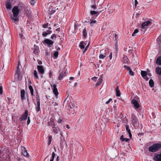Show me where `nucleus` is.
<instances>
[{
    "mask_svg": "<svg viewBox=\"0 0 161 161\" xmlns=\"http://www.w3.org/2000/svg\"><path fill=\"white\" fill-rule=\"evenodd\" d=\"M20 11L19 8L17 6H14L12 9V12L13 16L11 17L12 21L14 22L18 21L19 18L18 17V15Z\"/></svg>",
    "mask_w": 161,
    "mask_h": 161,
    "instance_id": "f257e3e1",
    "label": "nucleus"
},
{
    "mask_svg": "<svg viewBox=\"0 0 161 161\" xmlns=\"http://www.w3.org/2000/svg\"><path fill=\"white\" fill-rule=\"evenodd\" d=\"M161 148V143L154 144L148 148V150L152 152H155Z\"/></svg>",
    "mask_w": 161,
    "mask_h": 161,
    "instance_id": "f03ea898",
    "label": "nucleus"
},
{
    "mask_svg": "<svg viewBox=\"0 0 161 161\" xmlns=\"http://www.w3.org/2000/svg\"><path fill=\"white\" fill-rule=\"evenodd\" d=\"M152 23L151 21L149 20H147V21L143 22L141 24L140 29L141 30V31H146L147 29L148 28V27L149 25H150Z\"/></svg>",
    "mask_w": 161,
    "mask_h": 161,
    "instance_id": "7ed1b4c3",
    "label": "nucleus"
},
{
    "mask_svg": "<svg viewBox=\"0 0 161 161\" xmlns=\"http://www.w3.org/2000/svg\"><path fill=\"white\" fill-rule=\"evenodd\" d=\"M131 122L134 126H136L138 125L137 119L134 114H132L131 117Z\"/></svg>",
    "mask_w": 161,
    "mask_h": 161,
    "instance_id": "20e7f679",
    "label": "nucleus"
},
{
    "mask_svg": "<svg viewBox=\"0 0 161 161\" xmlns=\"http://www.w3.org/2000/svg\"><path fill=\"white\" fill-rule=\"evenodd\" d=\"M108 50L107 49H105L104 51L101 50L100 51V53L99 58L100 59H103L104 58L106 57L107 55V53Z\"/></svg>",
    "mask_w": 161,
    "mask_h": 161,
    "instance_id": "39448f33",
    "label": "nucleus"
},
{
    "mask_svg": "<svg viewBox=\"0 0 161 161\" xmlns=\"http://www.w3.org/2000/svg\"><path fill=\"white\" fill-rule=\"evenodd\" d=\"M136 98H133L131 101V103L134 105V107L138 109L140 107L139 104L136 100Z\"/></svg>",
    "mask_w": 161,
    "mask_h": 161,
    "instance_id": "423d86ee",
    "label": "nucleus"
},
{
    "mask_svg": "<svg viewBox=\"0 0 161 161\" xmlns=\"http://www.w3.org/2000/svg\"><path fill=\"white\" fill-rule=\"evenodd\" d=\"M153 159L156 161H161V152L155 154L153 157Z\"/></svg>",
    "mask_w": 161,
    "mask_h": 161,
    "instance_id": "0eeeda50",
    "label": "nucleus"
},
{
    "mask_svg": "<svg viewBox=\"0 0 161 161\" xmlns=\"http://www.w3.org/2000/svg\"><path fill=\"white\" fill-rule=\"evenodd\" d=\"M44 44H47L49 47L51 46L53 43V42L50 39H46L43 42Z\"/></svg>",
    "mask_w": 161,
    "mask_h": 161,
    "instance_id": "6e6552de",
    "label": "nucleus"
},
{
    "mask_svg": "<svg viewBox=\"0 0 161 161\" xmlns=\"http://www.w3.org/2000/svg\"><path fill=\"white\" fill-rule=\"evenodd\" d=\"M37 105H36V110L37 112L40 110V102L39 97H36Z\"/></svg>",
    "mask_w": 161,
    "mask_h": 161,
    "instance_id": "1a4fd4ad",
    "label": "nucleus"
},
{
    "mask_svg": "<svg viewBox=\"0 0 161 161\" xmlns=\"http://www.w3.org/2000/svg\"><path fill=\"white\" fill-rule=\"evenodd\" d=\"M28 112L27 110H25L24 114H22L21 117L19 118L20 120H25L28 116Z\"/></svg>",
    "mask_w": 161,
    "mask_h": 161,
    "instance_id": "9d476101",
    "label": "nucleus"
},
{
    "mask_svg": "<svg viewBox=\"0 0 161 161\" xmlns=\"http://www.w3.org/2000/svg\"><path fill=\"white\" fill-rule=\"evenodd\" d=\"M52 87L53 88V93L54 94L55 96H57L58 94L57 89L56 87V85L54 84L52 86Z\"/></svg>",
    "mask_w": 161,
    "mask_h": 161,
    "instance_id": "9b49d317",
    "label": "nucleus"
},
{
    "mask_svg": "<svg viewBox=\"0 0 161 161\" xmlns=\"http://www.w3.org/2000/svg\"><path fill=\"white\" fill-rule=\"evenodd\" d=\"M39 52V47L36 45H34V48H33V53L36 55L38 54Z\"/></svg>",
    "mask_w": 161,
    "mask_h": 161,
    "instance_id": "f8f14e48",
    "label": "nucleus"
},
{
    "mask_svg": "<svg viewBox=\"0 0 161 161\" xmlns=\"http://www.w3.org/2000/svg\"><path fill=\"white\" fill-rule=\"evenodd\" d=\"M6 8L7 9H10L11 7V2L9 0H7L5 3Z\"/></svg>",
    "mask_w": 161,
    "mask_h": 161,
    "instance_id": "ddd939ff",
    "label": "nucleus"
},
{
    "mask_svg": "<svg viewBox=\"0 0 161 161\" xmlns=\"http://www.w3.org/2000/svg\"><path fill=\"white\" fill-rule=\"evenodd\" d=\"M20 96L22 100L25 99V91L23 89H22L20 91Z\"/></svg>",
    "mask_w": 161,
    "mask_h": 161,
    "instance_id": "4468645a",
    "label": "nucleus"
},
{
    "mask_svg": "<svg viewBox=\"0 0 161 161\" xmlns=\"http://www.w3.org/2000/svg\"><path fill=\"white\" fill-rule=\"evenodd\" d=\"M129 60L126 55H123L122 58V61L123 63L127 64L128 63Z\"/></svg>",
    "mask_w": 161,
    "mask_h": 161,
    "instance_id": "2eb2a0df",
    "label": "nucleus"
},
{
    "mask_svg": "<svg viewBox=\"0 0 161 161\" xmlns=\"http://www.w3.org/2000/svg\"><path fill=\"white\" fill-rule=\"evenodd\" d=\"M38 70L41 74H43L44 72V70L43 67L41 65H38L37 66Z\"/></svg>",
    "mask_w": 161,
    "mask_h": 161,
    "instance_id": "dca6fc26",
    "label": "nucleus"
},
{
    "mask_svg": "<svg viewBox=\"0 0 161 161\" xmlns=\"http://www.w3.org/2000/svg\"><path fill=\"white\" fill-rule=\"evenodd\" d=\"M155 71L158 74L161 75V67L157 66L156 68Z\"/></svg>",
    "mask_w": 161,
    "mask_h": 161,
    "instance_id": "f3484780",
    "label": "nucleus"
},
{
    "mask_svg": "<svg viewBox=\"0 0 161 161\" xmlns=\"http://www.w3.org/2000/svg\"><path fill=\"white\" fill-rule=\"evenodd\" d=\"M115 90L116 91V96L118 97L120 96V92L119 90L118 86L116 88Z\"/></svg>",
    "mask_w": 161,
    "mask_h": 161,
    "instance_id": "a211bd4d",
    "label": "nucleus"
},
{
    "mask_svg": "<svg viewBox=\"0 0 161 161\" xmlns=\"http://www.w3.org/2000/svg\"><path fill=\"white\" fill-rule=\"evenodd\" d=\"M156 63L158 65H161V57H158L157 59Z\"/></svg>",
    "mask_w": 161,
    "mask_h": 161,
    "instance_id": "6ab92c4d",
    "label": "nucleus"
},
{
    "mask_svg": "<svg viewBox=\"0 0 161 161\" xmlns=\"http://www.w3.org/2000/svg\"><path fill=\"white\" fill-rule=\"evenodd\" d=\"M96 17H93L91 18L90 20V24H95L96 23V21L95 20Z\"/></svg>",
    "mask_w": 161,
    "mask_h": 161,
    "instance_id": "aec40b11",
    "label": "nucleus"
},
{
    "mask_svg": "<svg viewBox=\"0 0 161 161\" xmlns=\"http://www.w3.org/2000/svg\"><path fill=\"white\" fill-rule=\"evenodd\" d=\"M124 67L125 68H127L129 70V73L130 75H134V72H133L131 70V69L130 67H129L126 66H125Z\"/></svg>",
    "mask_w": 161,
    "mask_h": 161,
    "instance_id": "412c9836",
    "label": "nucleus"
},
{
    "mask_svg": "<svg viewBox=\"0 0 161 161\" xmlns=\"http://www.w3.org/2000/svg\"><path fill=\"white\" fill-rule=\"evenodd\" d=\"M120 140L122 141H125V142H127L130 140V139L128 138H124V136L123 135H121L120 136Z\"/></svg>",
    "mask_w": 161,
    "mask_h": 161,
    "instance_id": "4be33fe9",
    "label": "nucleus"
},
{
    "mask_svg": "<svg viewBox=\"0 0 161 161\" xmlns=\"http://www.w3.org/2000/svg\"><path fill=\"white\" fill-rule=\"evenodd\" d=\"M65 72L64 71H62L59 74V76L58 77V79L59 80H61L63 78L64 75V74Z\"/></svg>",
    "mask_w": 161,
    "mask_h": 161,
    "instance_id": "5701e85b",
    "label": "nucleus"
},
{
    "mask_svg": "<svg viewBox=\"0 0 161 161\" xmlns=\"http://www.w3.org/2000/svg\"><path fill=\"white\" fill-rule=\"evenodd\" d=\"M102 82V77H100L98 79V80L97 82L96 85L97 86H99L100 85Z\"/></svg>",
    "mask_w": 161,
    "mask_h": 161,
    "instance_id": "b1692460",
    "label": "nucleus"
},
{
    "mask_svg": "<svg viewBox=\"0 0 161 161\" xmlns=\"http://www.w3.org/2000/svg\"><path fill=\"white\" fill-rule=\"evenodd\" d=\"M32 74L37 79H39V77L38 75V73L37 71L36 70H34L33 72L32 73Z\"/></svg>",
    "mask_w": 161,
    "mask_h": 161,
    "instance_id": "393cba45",
    "label": "nucleus"
},
{
    "mask_svg": "<svg viewBox=\"0 0 161 161\" xmlns=\"http://www.w3.org/2000/svg\"><path fill=\"white\" fill-rule=\"evenodd\" d=\"M149 85L151 87H153L154 85V83L152 79H150L149 81Z\"/></svg>",
    "mask_w": 161,
    "mask_h": 161,
    "instance_id": "a878e982",
    "label": "nucleus"
},
{
    "mask_svg": "<svg viewBox=\"0 0 161 161\" xmlns=\"http://www.w3.org/2000/svg\"><path fill=\"white\" fill-rule=\"evenodd\" d=\"M29 88L30 91L31 93V95L33 96L34 95L33 94L34 91H33V89L32 86L31 85L29 86Z\"/></svg>",
    "mask_w": 161,
    "mask_h": 161,
    "instance_id": "bb28decb",
    "label": "nucleus"
},
{
    "mask_svg": "<svg viewBox=\"0 0 161 161\" xmlns=\"http://www.w3.org/2000/svg\"><path fill=\"white\" fill-rule=\"evenodd\" d=\"M85 44V42L82 41L80 42L79 46L81 48V49H84L85 47L84 46V44Z\"/></svg>",
    "mask_w": 161,
    "mask_h": 161,
    "instance_id": "cd10ccee",
    "label": "nucleus"
},
{
    "mask_svg": "<svg viewBox=\"0 0 161 161\" xmlns=\"http://www.w3.org/2000/svg\"><path fill=\"white\" fill-rule=\"evenodd\" d=\"M22 153L24 156H25L28 158L29 157V155L28 153H27V152L26 150L22 152Z\"/></svg>",
    "mask_w": 161,
    "mask_h": 161,
    "instance_id": "c85d7f7f",
    "label": "nucleus"
},
{
    "mask_svg": "<svg viewBox=\"0 0 161 161\" xmlns=\"http://www.w3.org/2000/svg\"><path fill=\"white\" fill-rule=\"evenodd\" d=\"M141 74L142 76L143 77L147 75V72L146 71H142L141 72Z\"/></svg>",
    "mask_w": 161,
    "mask_h": 161,
    "instance_id": "c756f323",
    "label": "nucleus"
},
{
    "mask_svg": "<svg viewBox=\"0 0 161 161\" xmlns=\"http://www.w3.org/2000/svg\"><path fill=\"white\" fill-rule=\"evenodd\" d=\"M19 65H18L17 66V71H16V74L17 75L18 77L19 78L20 75V70L19 69Z\"/></svg>",
    "mask_w": 161,
    "mask_h": 161,
    "instance_id": "7c9ffc66",
    "label": "nucleus"
},
{
    "mask_svg": "<svg viewBox=\"0 0 161 161\" xmlns=\"http://www.w3.org/2000/svg\"><path fill=\"white\" fill-rule=\"evenodd\" d=\"M58 51H56L54 52V58L56 59L57 58L58 56Z\"/></svg>",
    "mask_w": 161,
    "mask_h": 161,
    "instance_id": "2f4dec72",
    "label": "nucleus"
},
{
    "mask_svg": "<svg viewBox=\"0 0 161 161\" xmlns=\"http://www.w3.org/2000/svg\"><path fill=\"white\" fill-rule=\"evenodd\" d=\"M87 34V33L86 30V28H85L83 30V35L84 37H85L86 36Z\"/></svg>",
    "mask_w": 161,
    "mask_h": 161,
    "instance_id": "473e14b6",
    "label": "nucleus"
},
{
    "mask_svg": "<svg viewBox=\"0 0 161 161\" xmlns=\"http://www.w3.org/2000/svg\"><path fill=\"white\" fill-rule=\"evenodd\" d=\"M90 13H91V14L92 15H93L94 14H98V15L100 13L98 12L97 11H92Z\"/></svg>",
    "mask_w": 161,
    "mask_h": 161,
    "instance_id": "72a5a7b5",
    "label": "nucleus"
},
{
    "mask_svg": "<svg viewBox=\"0 0 161 161\" xmlns=\"http://www.w3.org/2000/svg\"><path fill=\"white\" fill-rule=\"evenodd\" d=\"M139 32V31L137 29H136L135 30L133 33L132 34V36H135V34Z\"/></svg>",
    "mask_w": 161,
    "mask_h": 161,
    "instance_id": "f704fd0d",
    "label": "nucleus"
},
{
    "mask_svg": "<svg viewBox=\"0 0 161 161\" xmlns=\"http://www.w3.org/2000/svg\"><path fill=\"white\" fill-rule=\"evenodd\" d=\"M157 42L159 44L161 43V37L159 36L157 39Z\"/></svg>",
    "mask_w": 161,
    "mask_h": 161,
    "instance_id": "c9c22d12",
    "label": "nucleus"
},
{
    "mask_svg": "<svg viewBox=\"0 0 161 161\" xmlns=\"http://www.w3.org/2000/svg\"><path fill=\"white\" fill-rule=\"evenodd\" d=\"M52 138V136H50L48 138V145H49L51 142V139Z\"/></svg>",
    "mask_w": 161,
    "mask_h": 161,
    "instance_id": "e433bc0d",
    "label": "nucleus"
},
{
    "mask_svg": "<svg viewBox=\"0 0 161 161\" xmlns=\"http://www.w3.org/2000/svg\"><path fill=\"white\" fill-rule=\"evenodd\" d=\"M48 23H47L43 25V27L44 28H46L48 27Z\"/></svg>",
    "mask_w": 161,
    "mask_h": 161,
    "instance_id": "4c0bfd02",
    "label": "nucleus"
},
{
    "mask_svg": "<svg viewBox=\"0 0 161 161\" xmlns=\"http://www.w3.org/2000/svg\"><path fill=\"white\" fill-rule=\"evenodd\" d=\"M48 35V34L46 31L44 32L42 34V35L43 36H46Z\"/></svg>",
    "mask_w": 161,
    "mask_h": 161,
    "instance_id": "58836bf2",
    "label": "nucleus"
},
{
    "mask_svg": "<svg viewBox=\"0 0 161 161\" xmlns=\"http://www.w3.org/2000/svg\"><path fill=\"white\" fill-rule=\"evenodd\" d=\"M55 153L54 152L52 153V157H51V158L54 159V157H55Z\"/></svg>",
    "mask_w": 161,
    "mask_h": 161,
    "instance_id": "ea45409f",
    "label": "nucleus"
},
{
    "mask_svg": "<svg viewBox=\"0 0 161 161\" xmlns=\"http://www.w3.org/2000/svg\"><path fill=\"white\" fill-rule=\"evenodd\" d=\"M56 35L53 34L51 36V38L52 39H53L54 38H56Z\"/></svg>",
    "mask_w": 161,
    "mask_h": 161,
    "instance_id": "a19ab883",
    "label": "nucleus"
},
{
    "mask_svg": "<svg viewBox=\"0 0 161 161\" xmlns=\"http://www.w3.org/2000/svg\"><path fill=\"white\" fill-rule=\"evenodd\" d=\"M127 134L129 135V136L130 138V139L131 138L132 136L130 132V131H127Z\"/></svg>",
    "mask_w": 161,
    "mask_h": 161,
    "instance_id": "79ce46f5",
    "label": "nucleus"
},
{
    "mask_svg": "<svg viewBox=\"0 0 161 161\" xmlns=\"http://www.w3.org/2000/svg\"><path fill=\"white\" fill-rule=\"evenodd\" d=\"M112 101V99L111 98L109 99V100L106 102V104H108Z\"/></svg>",
    "mask_w": 161,
    "mask_h": 161,
    "instance_id": "37998d69",
    "label": "nucleus"
},
{
    "mask_svg": "<svg viewBox=\"0 0 161 161\" xmlns=\"http://www.w3.org/2000/svg\"><path fill=\"white\" fill-rule=\"evenodd\" d=\"M109 57L110 58V59L111 60L112 59V52H110Z\"/></svg>",
    "mask_w": 161,
    "mask_h": 161,
    "instance_id": "c03bdc74",
    "label": "nucleus"
},
{
    "mask_svg": "<svg viewBox=\"0 0 161 161\" xmlns=\"http://www.w3.org/2000/svg\"><path fill=\"white\" fill-rule=\"evenodd\" d=\"M31 4L32 5H34L35 3V0H31Z\"/></svg>",
    "mask_w": 161,
    "mask_h": 161,
    "instance_id": "a18cd8bd",
    "label": "nucleus"
},
{
    "mask_svg": "<svg viewBox=\"0 0 161 161\" xmlns=\"http://www.w3.org/2000/svg\"><path fill=\"white\" fill-rule=\"evenodd\" d=\"M3 93V87L2 86H0V94H2Z\"/></svg>",
    "mask_w": 161,
    "mask_h": 161,
    "instance_id": "49530a36",
    "label": "nucleus"
},
{
    "mask_svg": "<svg viewBox=\"0 0 161 161\" xmlns=\"http://www.w3.org/2000/svg\"><path fill=\"white\" fill-rule=\"evenodd\" d=\"M97 77H93L92 78V80L96 81L97 80Z\"/></svg>",
    "mask_w": 161,
    "mask_h": 161,
    "instance_id": "de8ad7c7",
    "label": "nucleus"
},
{
    "mask_svg": "<svg viewBox=\"0 0 161 161\" xmlns=\"http://www.w3.org/2000/svg\"><path fill=\"white\" fill-rule=\"evenodd\" d=\"M52 74H53V73H52V71H50L49 73V77L50 78H51V77L52 75Z\"/></svg>",
    "mask_w": 161,
    "mask_h": 161,
    "instance_id": "09e8293b",
    "label": "nucleus"
},
{
    "mask_svg": "<svg viewBox=\"0 0 161 161\" xmlns=\"http://www.w3.org/2000/svg\"><path fill=\"white\" fill-rule=\"evenodd\" d=\"M114 37L115 38V41H117V39H118V36L116 34H114Z\"/></svg>",
    "mask_w": 161,
    "mask_h": 161,
    "instance_id": "8fccbe9b",
    "label": "nucleus"
},
{
    "mask_svg": "<svg viewBox=\"0 0 161 161\" xmlns=\"http://www.w3.org/2000/svg\"><path fill=\"white\" fill-rule=\"evenodd\" d=\"M89 45V44H88V45H87V46H86V48H85L83 52V53H84L87 50V48L88 47Z\"/></svg>",
    "mask_w": 161,
    "mask_h": 161,
    "instance_id": "3c124183",
    "label": "nucleus"
},
{
    "mask_svg": "<svg viewBox=\"0 0 161 161\" xmlns=\"http://www.w3.org/2000/svg\"><path fill=\"white\" fill-rule=\"evenodd\" d=\"M46 32L48 34H50L52 32V31H50V30H48V31H47Z\"/></svg>",
    "mask_w": 161,
    "mask_h": 161,
    "instance_id": "603ef678",
    "label": "nucleus"
},
{
    "mask_svg": "<svg viewBox=\"0 0 161 161\" xmlns=\"http://www.w3.org/2000/svg\"><path fill=\"white\" fill-rule=\"evenodd\" d=\"M29 117H28V120H27V125H29V124L30 123V120L29 119Z\"/></svg>",
    "mask_w": 161,
    "mask_h": 161,
    "instance_id": "864d4df0",
    "label": "nucleus"
},
{
    "mask_svg": "<svg viewBox=\"0 0 161 161\" xmlns=\"http://www.w3.org/2000/svg\"><path fill=\"white\" fill-rule=\"evenodd\" d=\"M138 2L137 1V0H135V6L136 7L137 5L138 4Z\"/></svg>",
    "mask_w": 161,
    "mask_h": 161,
    "instance_id": "5fc2aeb1",
    "label": "nucleus"
},
{
    "mask_svg": "<svg viewBox=\"0 0 161 161\" xmlns=\"http://www.w3.org/2000/svg\"><path fill=\"white\" fill-rule=\"evenodd\" d=\"M68 108H69V110H70V109H71V106L70 104H69L68 105Z\"/></svg>",
    "mask_w": 161,
    "mask_h": 161,
    "instance_id": "6e6d98bb",
    "label": "nucleus"
},
{
    "mask_svg": "<svg viewBox=\"0 0 161 161\" xmlns=\"http://www.w3.org/2000/svg\"><path fill=\"white\" fill-rule=\"evenodd\" d=\"M126 130L127 131H130V130L129 129V126L126 125Z\"/></svg>",
    "mask_w": 161,
    "mask_h": 161,
    "instance_id": "4d7b16f0",
    "label": "nucleus"
},
{
    "mask_svg": "<svg viewBox=\"0 0 161 161\" xmlns=\"http://www.w3.org/2000/svg\"><path fill=\"white\" fill-rule=\"evenodd\" d=\"M114 108V109L115 110H117V107L115 105H114L113 106Z\"/></svg>",
    "mask_w": 161,
    "mask_h": 161,
    "instance_id": "13d9d810",
    "label": "nucleus"
},
{
    "mask_svg": "<svg viewBox=\"0 0 161 161\" xmlns=\"http://www.w3.org/2000/svg\"><path fill=\"white\" fill-rule=\"evenodd\" d=\"M58 122L59 123H61L62 122V120L61 119H59L58 120Z\"/></svg>",
    "mask_w": 161,
    "mask_h": 161,
    "instance_id": "bf43d9fd",
    "label": "nucleus"
},
{
    "mask_svg": "<svg viewBox=\"0 0 161 161\" xmlns=\"http://www.w3.org/2000/svg\"><path fill=\"white\" fill-rule=\"evenodd\" d=\"M92 8H96V5H92Z\"/></svg>",
    "mask_w": 161,
    "mask_h": 161,
    "instance_id": "052dcab7",
    "label": "nucleus"
},
{
    "mask_svg": "<svg viewBox=\"0 0 161 161\" xmlns=\"http://www.w3.org/2000/svg\"><path fill=\"white\" fill-rule=\"evenodd\" d=\"M38 64L39 65H41L42 64V62L41 61H38Z\"/></svg>",
    "mask_w": 161,
    "mask_h": 161,
    "instance_id": "680f3d73",
    "label": "nucleus"
},
{
    "mask_svg": "<svg viewBox=\"0 0 161 161\" xmlns=\"http://www.w3.org/2000/svg\"><path fill=\"white\" fill-rule=\"evenodd\" d=\"M56 160V161H58L59 160V157L58 156L57 157Z\"/></svg>",
    "mask_w": 161,
    "mask_h": 161,
    "instance_id": "e2e57ef3",
    "label": "nucleus"
},
{
    "mask_svg": "<svg viewBox=\"0 0 161 161\" xmlns=\"http://www.w3.org/2000/svg\"><path fill=\"white\" fill-rule=\"evenodd\" d=\"M74 79V77H71L69 78V80H73Z\"/></svg>",
    "mask_w": 161,
    "mask_h": 161,
    "instance_id": "0e129e2a",
    "label": "nucleus"
},
{
    "mask_svg": "<svg viewBox=\"0 0 161 161\" xmlns=\"http://www.w3.org/2000/svg\"><path fill=\"white\" fill-rule=\"evenodd\" d=\"M66 127L68 129L70 128V127H69V125H66Z\"/></svg>",
    "mask_w": 161,
    "mask_h": 161,
    "instance_id": "69168bd1",
    "label": "nucleus"
},
{
    "mask_svg": "<svg viewBox=\"0 0 161 161\" xmlns=\"http://www.w3.org/2000/svg\"><path fill=\"white\" fill-rule=\"evenodd\" d=\"M50 120L51 121H53V120H54V119L53 118H51Z\"/></svg>",
    "mask_w": 161,
    "mask_h": 161,
    "instance_id": "338daca9",
    "label": "nucleus"
},
{
    "mask_svg": "<svg viewBox=\"0 0 161 161\" xmlns=\"http://www.w3.org/2000/svg\"><path fill=\"white\" fill-rule=\"evenodd\" d=\"M77 85V82L75 83L74 84V86H76Z\"/></svg>",
    "mask_w": 161,
    "mask_h": 161,
    "instance_id": "774afa93",
    "label": "nucleus"
}]
</instances>
